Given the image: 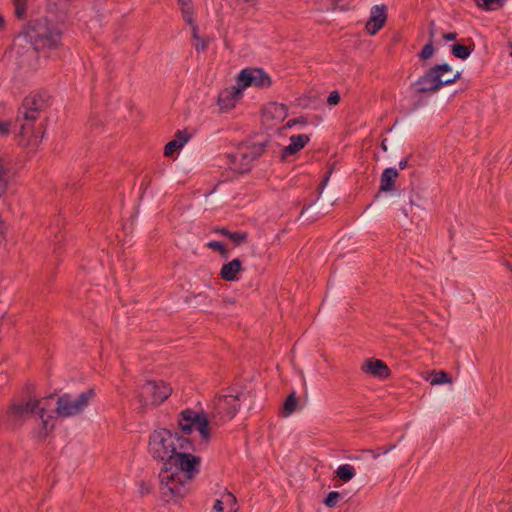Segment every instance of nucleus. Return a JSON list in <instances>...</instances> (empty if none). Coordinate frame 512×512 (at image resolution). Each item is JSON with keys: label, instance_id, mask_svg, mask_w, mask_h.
I'll list each match as a JSON object with an SVG mask.
<instances>
[{"label": "nucleus", "instance_id": "obj_1", "mask_svg": "<svg viewBox=\"0 0 512 512\" xmlns=\"http://www.w3.org/2000/svg\"><path fill=\"white\" fill-rule=\"evenodd\" d=\"M196 449L189 438L167 429H157L150 434L149 453L165 461L159 479L160 492L166 502L182 499L187 492L186 484L198 474L200 458L190 453Z\"/></svg>", "mask_w": 512, "mask_h": 512}, {"label": "nucleus", "instance_id": "obj_2", "mask_svg": "<svg viewBox=\"0 0 512 512\" xmlns=\"http://www.w3.org/2000/svg\"><path fill=\"white\" fill-rule=\"evenodd\" d=\"M46 408L47 400L44 398H28L15 402L7 412L8 421L13 427H17L21 426L28 419L37 416L42 425L39 436H46L54 428L53 417L46 414Z\"/></svg>", "mask_w": 512, "mask_h": 512}, {"label": "nucleus", "instance_id": "obj_3", "mask_svg": "<svg viewBox=\"0 0 512 512\" xmlns=\"http://www.w3.org/2000/svg\"><path fill=\"white\" fill-rule=\"evenodd\" d=\"M461 76L460 72H453L448 64L431 67L416 82L418 93H435L442 87L456 82Z\"/></svg>", "mask_w": 512, "mask_h": 512}, {"label": "nucleus", "instance_id": "obj_4", "mask_svg": "<svg viewBox=\"0 0 512 512\" xmlns=\"http://www.w3.org/2000/svg\"><path fill=\"white\" fill-rule=\"evenodd\" d=\"M48 107V96L45 93H34L25 98L23 103V116L26 121L19 129L18 136L21 137L20 143L26 145H37L39 139L35 136L33 139H25V136L32 130L30 122L39 118L40 113Z\"/></svg>", "mask_w": 512, "mask_h": 512}, {"label": "nucleus", "instance_id": "obj_5", "mask_svg": "<svg viewBox=\"0 0 512 512\" xmlns=\"http://www.w3.org/2000/svg\"><path fill=\"white\" fill-rule=\"evenodd\" d=\"M210 421H211V413L207 414L205 412L197 413L193 410H184L179 418V426L181 430L189 434L193 430H196L199 433L200 441L197 444L198 447L205 446L206 443L210 440L211 432H210ZM214 423V421L212 420Z\"/></svg>", "mask_w": 512, "mask_h": 512}, {"label": "nucleus", "instance_id": "obj_6", "mask_svg": "<svg viewBox=\"0 0 512 512\" xmlns=\"http://www.w3.org/2000/svg\"><path fill=\"white\" fill-rule=\"evenodd\" d=\"M26 37L35 50L56 47L61 40V33L46 21H36L28 30Z\"/></svg>", "mask_w": 512, "mask_h": 512}, {"label": "nucleus", "instance_id": "obj_7", "mask_svg": "<svg viewBox=\"0 0 512 512\" xmlns=\"http://www.w3.org/2000/svg\"><path fill=\"white\" fill-rule=\"evenodd\" d=\"M94 397L95 391L93 389H88L76 397L63 394L57 399L55 412L60 417L76 416L86 409Z\"/></svg>", "mask_w": 512, "mask_h": 512}, {"label": "nucleus", "instance_id": "obj_8", "mask_svg": "<svg viewBox=\"0 0 512 512\" xmlns=\"http://www.w3.org/2000/svg\"><path fill=\"white\" fill-rule=\"evenodd\" d=\"M265 146V143L239 146L236 153L228 155L229 168L238 173L249 171L252 162L263 153Z\"/></svg>", "mask_w": 512, "mask_h": 512}, {"label": "nucleus", "instance_id": "obj_9", "mask_svg": "<svg viewBox=\"0 0 512 512\" xmlns=\"http://www.w3.org/2000/svg\"><path fill=\"white\" fill-rule=\"evenodd\" d=\"M241 396L242 394L236 396L219 395L214 398L212 403L213 410L211 411V420L214 421L215 425H218L219 422L228 421L235 417L240 408L239 401Z\"/></svg>", "mask_w": 512, "mask_h": 512}, {"label": "nucleus", "instance_id": "obj_10", "mask_svg": "<svg viewBox=\"0 0 512 512\" xmlns=\"http://www.w3.org/2000/svg\"><path fill=\"white\" fill-rule=\"evenodd\" d=\"M172 388L163 381H147L138 392V400L145 407L148 405H159L171 394Z\"/></svg>", "mask_w": 512, "mask_h": 512}, {"label": "nucleus", "instance_id": "obj_11", "mask_svg": "<svg viewBox=\"0 0 512 512\" xmlns=\"http://www.w3.org/2000/svg\"><path fill=\"white\" fill-rule=\"evenodd\" d=\"M236 84L244 91L248 87H269L271 80L263 70L247 68L239 73Z\"/></svg>", "mask_w": 512, "mask_h": 512}, {"label": "nucleus", "instance_id": "obj_12", "mask_svg": "<svg viewBox=\"0 0 512 512\" xmlns=\"http://www.w3.org/2000/svg\"><path fill=\"white\" fill-rule=\"evenodd\" d=\"M387 6L374 5L370 10V16L365 24V30L369 35H375L386 23Z\"/></svg>", "mask_w": 512, "mask_h": 512}, {"label": "nucleus", "instance_id": "obj_13", "mask_svg": "<svg viewBox=\"0 0 512 512\" xmlns=\"http://www.w3.org/2000/svg\"><path fill=\"white\" fill-rule=\"evenodd\" d=\"M243 91L236 84L230 88L222 90L217 99V105L220 112H227L235 107L236 103L242 97Z\"/></svg>", "mask_w": 512, "mask_h": 512}, {"label": "nucleus", "instance_id": "obj_14", "mask_svg": "<svg viewBox=\"0 0 512 512\" xmlns=\"http://www.w3.org/2000/svg\"><path fill=\"white\" fill-rule=\"evenodd\" d=\"M287 117V108L283 104L269 103L263 109V121L268 127H273Z\"/></svg>", "mask_w": 512, "mask_h": 512}, {"label": "nucleus", "instance_id": "obj_15", "mask_svg": "<svg viewBox=\"0 0 512 512\" xmlns=\"http://www.w3.org/2000/svg\"><path fill=\"white\" fill-rule=\"evenodd\" d=\"M361 369L364 373L371 374L372 376L380 379H386L390 376V369L382 360L379 359L366 360L362 364Z\"/></svg>", "mask_w": 512, "mask_h": 512}, {"label": "nucleus", "instance_id": "obj_16", "mask_svg": "<svg viewBox=\"0 0 512 512\" xmlns=\"http://www.w3.org/2000/svg\"><path fill=\"white\" fill-rule=\"evenodd\" d=\"M309 141L310 137L305 134L291 136L290 143L282 150V158L288 159L289 157L293 156L298 151L303 149Z\"/></svg>", "mask_w": 512, "mask_h": 512}, {"label": "nucleus", "instance_id": "obj_17", "mask_svg": "<svg viewBox=\"0 0 512 512\" xmlns=\"http://www.w3.org/2000/svg\"><path fill=\"white\" fill-rule=\"evenodd\" d=\"M190 135L184 131H178L175 138L168 142L164 148V154L171 157L176 151L180 150L189 140Z\"/></svg>", "mask_w": 512, "mask_h": 512}, {"label": "nucleus", "instance_id": "obj_18", "mask_svg": "<svg viewBox=\"0 0 512 512\" xmlns=\"http://www.w3.org/2000/svg\"><path fill=\"white\" fill-rule=\"evenodd\" d=\"M242 269V263L239 259L224 264L221 268L220 275L226 281H234L237 279L238 273Z\"/></svg>", "mask_w": 512, "mask_h": 512}, {"label": "nucleus", "instance_id": "obj_19", "mask_svg": "<svg viewBox=\"0 0 512 512\" xmlns=\"http://www.w3.org/2000/svg\"><path fill=\"white\" fill-rule=\"evenodd\" d=\"M398 175L399 174L396 169L386 168L381 175L380 190L383 192L392 191Z\"/></svg>", "mask_w": 512, "mask_h": 512}, {"label": "nucleus", "instance_id": "obj_20", "mask_svg": "<svg viewBox=\"0 0 512 512\" xmlns=\"http://www.w3.org/2000/svg\"><path fill=\"white\" fill-rule=\"evenodd\" d=\"M299 407V400L295 392L288 395L281 409V416L286 418L294 413Z\"/></svg>", "mask_w": 512, "mask_h": 512}, {"label": "nucleus", "instance_id": "obj_21", "mask_svg": "<svg viewBox=\"0 0 512 512\" xmlns=\"http://www.w3.org/2000/svg\"><path fill=\"white\" fill-rule=\"evenodd\" d=\"M236 503L235 496L230 492H225L221 499H217L211 512H224V505L233 506Z\"/></svg>", "mask_w": 512, "mask_h": 512}, {"label": "nucleus", "instance_id": "obj_22", "mask_svg": "<svg viewBox=\"0 0 512 512\" xmlns=\"http://www.w3.org/2000/svg\"><path fill=\"white\" fill-rule=\"evenodd\" d=\"M335 473L342 482L347 483L355 477L356 469L350 464H343L337 468Z\"/></svg>", "mask_w": 512, "mask_h": 512}, {"label": "nucleus", "instance_id": "obj_23", "mask_svg": "<svg viewBox=\"0 0 512 512\" xmlns=\"http://www.w3.org/2000/svg\"><path fill=\"white\" fill-rule=\"evenodd\" d=\"M9 179V164L0 156V197L4 194L7 188Z\"/></svg>", "mask_w": 512, "mask_h": 512}, {"label": "nucleus", "instance_id": "obj_24", "mask_svg": "<svg viewBox=\"0 0 512 512\" xmlns=\"http://www.w3.org/2000/svg\"><path fill=\"white\" fill-rule=\"evenodd\" d=\"M426 380L430 381L431 385H441V384H451V377L444 371H431L430 377H427Z\"/></svg>", "mask_w": 512, "mask_h": 512}, {"label": "nucleus", "instance_id": "obj_25", "mask_svg": "<svg viewBox=\"0 0 512 512\" xmlns=\"http://www.w3.org/2000/svg\"><path fill=\"white\" fill-rule=\"evenodd\" d=\"M178 4L180 5L182 16L185 22L188 25H192L193 20V7L191 5V0H178Z\"/></svg>", "mask_w": 512, "mask_h": 512}, {"label": "nucleus", "instance_id": "obj_26", "mask_svg": "<svg viewBox=\"0 0 512 512\" xmlns=\"http://www.w3.org/2000/svg\"><path fill=\"white\" fill-rule=\"evenodd\" d=\"M191 30H192V37L195 40L194 47L197 51H204L207 48L208 40L205 38L200 37L198 33V27L197 25L192 22Z\"/></svg>", "mask_w": 512, "mask_h": 512}, {"label": "nucleus", "instance_id": "obj_27", "mask_svg": "<svg viewBox=\"0 0 512 512\" xmlns=\"http://www.w3.org/2000/svg\"><path fill=\"white\" fill-rule=\"evenodd\" d=\"M477 5L485 10H496L503 6L504 0H476Z\"/></svg>", "mask_w": 512, "mask_h": 512}, {"label": "nucleus", "instance_id": "obj_28", "mask_svg": "<svg viewBox=\"0 0 512 512\" xmlns=\"http://www.w3.org/2000/svg\"><path fill=\"white\" fill-rule=\"evenodd\" d=\"M452 53L455 57L460 58L462 60L467 59L470 56V49L462 44H456L452 48Z\"/></svg>", "mask_w": 512, "mask_h": 512}, {"label": "nucleus", "instance_id": "obj_29", "mask_svg": "<svg viewBox=\"0 0 512 512\" xmlns=\"http://www.w3.org/2000/svg\"><path fill=\"white\" fill-rule=\"evenodd\" d=\"M225 236H227L236 245L246 242L248 237L245 232H225Z\"/></svg>", "mask_w": 512, "mask_h": 512}, {"label": "nucleus", "instance_id": "obj_30", "mask_svg": "<svg viewBox=\"0 0 512 512\" xmlns=\"http://www.w3.org/2000/svg\"><path fill=\"white\" fill-rule=\"evenodd\" d=\"M341 495L337 491L330 492L324 499V504L329 508H334L340 499Z\"/></svg>", "mask_w": 512, "mask_h": 512}, {"label": "nucleus", "instance_id": "obj_31", "mask_svg": "<svg viewBox=\"0 0 512 512\" xmlns=\"http://www.w3.org/2000/svg\"><path fill=\"white\" fill-rule=\"evenodd\" d=\"M434 54L433 42L428 41V43L423 47L422 51L419 54L421 59L427 60L430 59Z\"/></svg>", "mask_w": 512, "mask_h": 512}, {"label": "nucleus", "instance_id": "obj_32", "mask_svg": "<svg viewBox=\"0 0 512 512\" xmlns=\"http://www.w3.org/2000/svg\"><path fill=\"white\" fill-rule=\"evenodd\" d=\"M207 246L211 249H214V250H217L220 252V254L227 258L228 257V251L227 249L223 246L222 243L220 242H217V241H211L207 244Z\"/></svg>", "mask_w": 512, "mask_h": 512}, {"label": "nucleus", "instance_id": "obj_33", "mask_svg": "<svg viewBox=\"0 0 512 512\" xmlns=\"http://www.w3.org/2000/svg\"><path fill=\"white\" fill-rule=\"evenodd\" d=\"M321 3H327L331 9L339 8L341 10L346 9V5L343 3L344 0H318Z\"/></svg>", "mask_w": 512, "mask_h": 512}, {"label": "nucleus", "instance_id": "obj_34", "mask_svg": "<svg viewBox=\"0 0 512 512\" xmlns=\"http://www.w3.org/2000/svg\"><path fill=\"white\" fill-rule=\"evenodd\" d=\"M340 101V94L338 91H332L327 99L329 105H337Z\"/></svg>", "mask_w": 512, "mask_h": 512}, {"label": "nucleus", "instance_id": "obj_35", "mask_svg": "<svg viewBox=\"0 0 512 512\" xmlns=\"http://www.w3.org/2000/svg\"><path fill=\"white\" fill-rule=\"evenodd\" d=\"M298 124L305 125L306 124L305 118L299 117V118H296V119H291V120H289L286 123L285 127L292 128V127H294L295 125H298Z\"/></svg>", "mask_w": 512, "mask_h": 512}, {"label": "nucleus", "instance_id": "obj_36", "mask_svg": "<svg viewBox=\"0 0 512 512\" xmlns=\"http://www.w3.org/2000/svg\"><path fill=\"white\" fill-rule=\"evenodd\" d=\"M15 7H16V14H17V16L21 17L24 14V11H25L24 0H16L15 1Z\"/></svg>", "mask_w": 512, "mask_h": 512}, {"label": "nucleus", "instance_id": "obj_37", "mask_svg": "<svg viewBox=\"0 0 512 512\" xmlns=\"http://www.w3.org/2000/svg\"><path fill=\"white\" fill-rule=\"evenodd\" d=\"M437 30L434 21H431L429 24V41L434 42V38L436 36Z\"/></svg>", "mask_w": 512, "mask_h": 512}, {"label": "nucleus", "instance_id": "obj_38", "mask_svg": "<svg viewBox=\"0 0 512 512\" xmlns=\"http://www.w3.org/2000/svg\"><path fill=\"white\" fill-rule=\"evenodd\" d=\"M10 131V123L0 122V134L7 135Z\"/></svg>", "mask_w": 512, "mask_h": 512}, {"label": "nucleus", "instance_id": "obj_39", "mask_svg": "<svg viewBox=\"0 0 512 512\" xmlns=\"http://www.w3.org/2000/svg\"><path fill=\"white\" fill-rule=\"evenodd\" d=\"M149 491H150V485H149V484H146V483H144V482H142V483L140 484V493H141L142 495H144V494H146V493H149Z\"/></svg>", "mask_w": 512, "mask_h": 512}, {"label": "nucleus", "instance_id": "obj_40", "mask_svg": "<svg viewBox=\"0 0 512 512\" xmlns=\"http://www.w3.org/2000/svg\"><path fill=\"white\" fill-rule=\"evenodd\" d=\"M457 37V34L456 33H445L443 34V38L447 41H453L455 40Z\"/></svg>", "mask_w": 512, "mask_h": 512}, {"label": "nucleus", "instance_id": "obj_41", "mask_svg": "<svg viewBox=\"0 0 512 512\" xmlns=\"http://www.w3.org/2000/svg\"><path fill=\"white\" fill-rule=\"evenodd\" d=\"M399 166H400V168H401V169L406 168V166H407V160H402V161H400Z\"/></svg>", "mask_w": 512, "mask_h": 512}, {"label": "nucleus", "instance_id": "obj_42", "mask_svg": "<svg viewBox=\"0 0 512 512\" xmlns=\"http://www.w3.org/2000/svg\"><path fill=\"white\" fill-rule=\"evenodd\" d=\"M381 146H382V149H383L384 151H387V149H388V148H387V145H386V140H383V141H382Z\"/></svg>", "mask_w": 512, "mask_h": 512}, {"label": "nucleus", "instance_id": "obj_43", "mask_svg": "<svg viewBox=\"0 0 512 512\" xmlns=\"http://www.w3.org/2000/svg\"><path fill=\"white\" fill-rule=\"evenodd\" d=\"M370 453H371V455H372V457H373L374 459H377V458L379 457V454H378V453H376L375 451H372V450H371V451H370Z\"/></svg>", "mask_w": 512, "mask_h": 512}, {"label": "nucleus", "instance_id": "obj_44", "mask_svg": "<svg viewBox=\"0 0 512 512\" xmlns=\"http://www.w3.org/2000/svg\"><path fill=\"white\" fill-rule=\"evenodd\" d=\"M216 232H219V233L225 235V232H229V231L224 229V228H222V229H217Z\"/></svg>", "mask_w": 512, "mask_h": 512}, {"label": "nucleus", "instance_id": "obj_45", "mask_svg": "<svg viewBox=\"0 0 512 512\" xmlns=\"http://www.w3.org/2000/svg\"><path fill=\"white\" fill-rule=\"evenodd\" d=\"M394 446H390L389 448H386V450L383 452L384 454L388 453L390 450H392Z\"/></svg>", "mask_w": 512, "mask_h": 512}, {"label": "nucleus", "instance_id": "obj_46", "mask_svg": "<svg viewBox=\"0 0 512 512\" xmlns=\"http://www.w3.org/2000/svg\"><path fill=\"white\" fill-rule=\"evenodd\" d=\"M2 23H3V19H2V17L0 16V26L2 25Z\"/></svg>", "mask_w": 512, "mask_h": 512}, {"label": "nucleus", "instance_id": "obj_47", "mask_svg": "<svg viewBox=\"0 0 512 512\" xmlns=\"http://www.w3.org/2000/svg\"><path fill=\"white\" fill-rule=\"evenodd\" d=\"M403 213H404V215H405V216H407V215H408V213H407V211H406V210H403Z\"/></svg>", "mask_w": 512, "mask_h": 512}]
</instances>
